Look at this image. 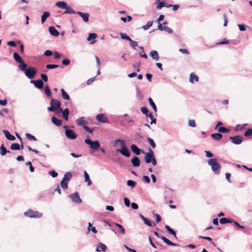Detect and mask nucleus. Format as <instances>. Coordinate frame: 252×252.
Returning <instances> with one entry per match:
<instances>
[{
  "label": "nucleus",
  "mask_w": 252,
  "mask_h": 252,
  "mask_svg": "<svg viewBox=\"0 0 252 252\" xmlns=\"http://www.w3.org/2000/svg\"><path fill=\"white\" fill-rule=\"evenodd\" d=\"M119 143L121 147V149H117V152H120L123 156L129 158L130 156V151L126 146L125 141L124 140L117 139L114 141V144Z\"/></svg>",
  "instance_id": "obj_1"
},
{
  "label": "nucleus",
  "mask_w": 252,
  "mask_h": 252,
  "mask_svg": "<svg viewBox=\"0 0 252 252\" xmlns=\"http://www.w3.org/2000/svg\"><path fill=\"white\" fill-rule=\"evenodd\" d=\"M50 107L47 108V110L49 112H56L58 110V112L63 111V109L61 107V103L58 99H52L50 101Z\"/></svg>",
  "instance_id": "obj_2"
},
{
  "label": "nucleus",
  "mask_w": 252,
  "mask_h": 252,
  "mask_svg": "<svg viewBox=\"0 0 252 252\" xmlns=\"http://www.w3.org/2000/svg\"><path fill=\"white\" fill-rule=\"evenodd\" d=\"M207 163L211 167L212 171L215 174H218L220 173V165L216 158L209 159L207 160Z\"/></svg>",
  "instance_id": "obj_3"
},
{
  "label": "nucleus",
  "mask_w": 252,
  "mask_h": 252,
  "mask_svg": "<svg viewBox=\"0 0 252 252\" xmlns=\"http://www.w3.org/2000/svg\"><path fill=\"white\" fill-rule=\"evenodd\" d=\"M13 58L16 62L20 63L18 67L21 71H23L25 69L26 67L28 66V65L24 62L21 57L17 52L13 53Z\"/></svg>",
  "instance_id": "obj_4"
},
{
  "label": "nucleus",
  "mask_w": 252,
  "mask_h": 252,
  "mask_svg": "<svg viewBox=\"0 0 252 252\" xmlns=\"http://www.w3.org/2000/svg\"><path fill=\"white\" fill-rule=\"evenodd\" d=\"M27 67H26L22 71L25 72L26 76L28 78L30 79L33 78L37 73V69L34 67H29L28 68Z\"/></svg>",
  "instance_id": "obj_5"
},
{
  "label": "nucleus",
  "mask_w": 252,
  "mask_h": 252,
  "mask_svg": "<svg viewBox=\"0 0 252 252\" xmlns=\"http://www.w3.org/2000/svg\"><path fill=\"white\" fill-rule=\"evenodd\" d=\"M85 142L89 146L91 149L95 151L97 150L100 147V143L98 140L93 141L90 139H86L85 140Z\"/></svg>",
  "instance_id": "obj_6"
},
{
  "label": "nucleus",
  "mask_w": 252,
  "mask_h": 252,
  "mask_svg": "<svg viewBox=\"0 0 252 252\" xmlns=\"http://www.w3.org/2000/svg\"><path fill=\"white\" fill-rule=\"evenodd\" d=\"M24 215L25 216L30 218H39L42 216V214L39 213L37 211H33L31 209H29L24 213Z\"/></svg>",
  "instance_id": "obj_7"
},
{
  "label": "nucleus",
  "mask_w": 252,
  "mask_h": 252,
  "mask_svg": "<svg viewBox=\"0 0 252 252\" xmlns=\"http://www.w3.org/2000/svg\"><path fill=\"white\" fill-rule=\"evenodd\" d=\"M65 134L66 136L70 139H75L77 134L72 130L69 129L67 126H64Z\"/></svg>",
  "instance_id": "obj_8"
},
{
  "label": "nucleus",
  "mask_w": 252,
  "mask_h": 252,
  "mask_svg": "<svg viewBox=\"0 0 252 252\" xmlns=\"http://www.w3.org/2000/svg\"><path fill=\"white\" fill-rule=\"evenodd\" d=\"M149 152L146 153L145 155V161L147 163H150L155 157L154 152L151 148H149Z\"/></svg>",
  "instance_id": "obj_9"
},
{
  "label": "nucleus",
  "mask_w": 252,
  "mask_h": 252,
  "mask_svg": "<svg viewBox=\"0 0 252 252\" xmlns=\"http://www.w3.org/2000/svg\"><path fill=\"white\" fill-rule=\"evenodd\" d=\"M69 197L71 199L72 201L76 203H82V200L80 198L79 195L77 192H75L69 195Z\"/></svg>",
  "instance_id": "obj_10"
},
{
  "label": "nucleus",
  "mask_w": 252,
  "mask_h": 252,
  "mask_svg": "<svg viewBox=\"0 0 252 252\" xmlns=\"http://www.w3.org/2000/svg\"><path fill=\"white\" fill-rule=\"evenodd\" d=\"M229 138L231 140L233 144L239 145L243 142V138L240 135H236L235 136L230 137Z\"/></svg>",
  "instance_id": "obj_11"
},
{
  "label": "nucleus",
  "mask_w": 252,
  "mask_h": 252,
  "mask_svg": "<svg viewBox=\"0 0 252 252\" xmlns=\"http://www.w3.org/2000/svg\"><path fill=\"white\" fill-rule=\"evenodd\" d=\"M139 217L144 221L145 224L150 227H154L156 224L154 222H151L147 218L145 217L143 215L140 214Z\"/></svg>",
  "instance_id": "obj_12"
},
{
  "label": "nucleus",
  "mask_w": 252,
  "mask_h": 252,
  "mask_svg": "<svg viewBox=\"0 0 252 252\" xmlns=\"http://www.w3.org/2000/svg\"><path fill=\"white\" fill-rule=\"evenodd\" d=\"M31 83L34 84L35 87L38 89H42L43 88L44 83L41 79L37 80H31Z\"/></svg>",
  "instance_id": "obj_13"
},
{
  "label": "nucleus",
  "mask_w": 252,
  "mask_h": 252,
  "mask_svg": "<svg viewBox=\"0 0 252 252\" xmlns=\"http://www.w3.org/2000/svg\"><path fill=\"white\" fill-rule=\"evenodd\" d=\"M130 149L132 152L136 155H139L141 153H145L144 151L139 149L137 145L135 144H131L130 146Z\"/></svg>",
  "instance_id": "obj_14"
},
{
  "label": "nucleus",
  "mask_w": 252,
  "mask_h": 252,
  "mask_svg": "<svg viewBox=\"0 0 252 252\" xmlns=\"http://www.w3.org/2000/svg\"><path fill=\"white\" fill-rule=\"evenodd\" d=\"M76 14L79 15L85 22H88L89 20V14L88 13H83L80 11H77Z\"/></svg>",
  "instance_id": "obj_15"
},
{
  "label": "nucleus",
  "mask_w": 252,
  "mask_h": 252,
  "mask_svg": "<svg viewBox=\"0 0 252 252\" xmlns=\"http://www.w3.org/2000/svg\"><path fill=\"white\" fill-rule=\"evenodd\" d=\"M131 162L133 167H137L140 165V160L136 156H133L131 159Z\"/></svg>",
  "instance_id": "obj_16"
},
{
  "label": "nucleus",
  "mask_w": 252,
  "mask_h": 252,
  "mask_svg": "<svg viewBox=\"0 0 252 252\" xmlns=\"http://www.w3.org/2000/svg\"><path fill=\"white\" fill-rule=\"evenodd\" d=\"M77 124L79 126H82L84 127L86 126V125L87 124V122L85 120V117H80L76 120Z\"/></svg>",
  "instance_id": "obj_17"
},
{
  "label": "nucleus",
  "mask_w": 252,
  "mask_h": 252,
  "mask_svg": "<svg viewBox=\"0 0 252 252\" xmlns=\"http://www.w3.org/2000/svg\"><path fill=\"white\" fill-rule=\"evenodd\" d=\"M49 32L50 34L54 36H58L59 35V32L55 29L54 27L51 26L49 28Z\"/></svg>",
  "instance_id": "obj_18"
},
{
  "label": "nucleus",
  "mask_w": 252,
  "mask_h": 252,
  "mask_svg": "<svg viewBox=\"0 0 252 252\" xmlns=\"http://www.w3.org/2000/svg\"><path fill=\"white\" fill-rule=\"evenodd\" d=\"M96 120L98 122H101L102 123H105L107 122L106 118L104 117V115L103 114H99L96 117Z\"/></svg>",
  "instance_id": "obj_19"
},
{
  "label": "nucleus",
  "mask_w": 252,
  "mask_h": 252,
  "mask_svg": "<svg viewBox=\"0 0 252 252\" xmlns=\"http://www.w3.org/2000/svg\"><path fill=\"white\" fill-rule=\"evenodd\" d=\"M160 239L163 240V241L166 243L167 245L169 246H178V245L177 244L174 243L167 238H166L165 236H161Z\"/></svg>",
  "instance_id": "obj_20"
},
{
  "label": "nucleus",
  "mask_w": 252,
  "mask_h": 252,
  "mask_svg": "<svg viewBox=\"0 0 252 252\" xmlns=\"http://www.w3.org/2000/svg\"><path fill=\"white\" fill-rule=\"evenodd\" d=\"M160 239L163 240V241L166 243L167 245L169 246H178V245L177 244L174 243L167 238H166L165 236H161Z\"/></svg>",
  "instance_id": "obj_21"
},
{
  "label": "nucleus",
  "mask_w": 252,
  "mask_h": 252,
  "mask_svg": "<svg viewBox=\"0 0 252 252\" xmlns=\"http://www.w3.org/2000/svg\"><path fill=\"white\" fill-rule=\"evenodd\" d=\"M149 55L153 58V60L157 61L159 60V57L157 51L153 50L150 52Z\"/></svg>",
  "instance_id": "obj_22"
},
{
  "label": "nucleus",
  "mask_w": 252,
  "mask_h": 252,
  "mask_svg": "<svg viewBox=\"0 0 252 252\" xmlns=\"http://www.w3.org/2000/svg\"><path fill=\"white\" fill-rule=\"evenodd\" d=\"M3 132L4 133L6 138L9 140H11V141H14L15 140V137L11 135L9 132L6 130H4L3 131Z\"/></svg>",
  "instance_id": "obj_23"
},
{
  "label": "nucleus",
  "mask_w": 252,
  "mask_h": 252,
  "mask_svg": "<svg viewBox=\"0 0 252 252\" xmlns=\"http://www.w3.org/2000/svg\"><path fill=\"white\" fill-rule=\"evenodd\" d=\"M67 3L64 1H59L56 3L55 5L62 9L66 8Z\"/></svg>",
  "instance_id": "obj_24"
},
{
  "label": "nucleus",
  "mask_w": 252,
  "mask_h": 252,
  "mask_svg": "<svg viewBox=\"0 0 252 252\" xmlns=\"http://www.w3.org/2000/svg\"><path fill=\"white\" fill-rule=\"evenodd\" d=\"M23 145L21 144V147L18 143H13L10 146V149L12 150H20L23 149Z\"/></svg>",
  "instance_id": "obj_25"
},
{
  "label": "nucleus",
  "mask_w": 252,
  "mask_h": 252,
  "mask_svg": "<svg viewBox=\"0 0 252 252\" xmlns=\"http://www.w3.org/2000/svg\"><path fill=\"white\" fill-rule=\"evenodd\" d=\"M51 120L53 124L57 126H60L62 125L61 120L58 119L55 116L52 117Z\"/></svg>",
  "instance_id": "obj_26"
},
{
  "label": "nucleus",
  "mask_w": 252,
  "mask_h": 252,
  "mask_svg": "<svg viewBox=\"0 0 252 252\" xmlns=\"http://www.w3.org/2000/svg\"><path fill=\"white\" fill-rule=\"evenodd\" d=\"M66 10L64 12L63 14H76V12L70 6V5H66V8H65Z\"/></svg>",
  "instance_id": "obj_27"
},
{
  "label": "nucleus",
  "mask_w": 252,
  "mask_h": 252,
  "mask_svg": "<svg viewBox=\"0 0 252 252\" xmlns=\"http://www.w3.org/2000/svg\"><path fill=\"white\" fill-rule=\"evenodd\" d=\"M211 136L214 140L219 141L222 138V135L220 133H215L211 134Z\"/></svg>",
  "instance_id": "obj_28"
},
{
  "label": "nucleus",
  "mask_w": 252,
  "mask_h": 252,
  "mask_svg": "<svg viewBox=\"0 0 252 252\" xmlns=\"http://www.w3.org/2000/svg\"><path fill=\"white\" fill-rule=\"evenodd\" d=\"M234 220L232 219H229L226 218H222L220 220V222L222 224H226L227 223H232Z\"/></svg>",
  "instance_id": "obj_29"
},
{
  "label": "nucleus",
  "mask_w": 252,
  "mask_h": 252,
  "mask_svg": "<svg viewBox=\"0 0 252 252\" xmlns=\"http://www.w3.org/2000/svg\"><path fill=\"white\" fill-rule=\"evenodd\" d=\"M61 112L63 113V117L64 119L65 120L68 121V115L69 114V111L68 108H65L64 110L63 109V111Z\"/></svg>",
  "instance_id": "obj_30"
},
{
  "label": "nucleus",
  "mask_w": 252,
  "mask_h": 252,
  "mask_svg": "<svg viewBox=\"0 0 252 252\" xmlns=\"http://www.w3.org/2000/svg\"><path fill=\"white\" fill-rule=\"evenodd\" d=\"M107 249V247L105 245L102 243H99L98 245H97V248L96 249L95 251L96 252H100V249L102 251H105Z\"/></svg>",
  "instance_id": "obj_31"
},
{
  "label": "nucleus",
  "mask_w": 252,
  "mask_h": 252,
  "mask_svg": "<svg viewBox=\"0 0 252 252\" xmlns=\"http://www.w3.org/2000/svg\"><path fill=\"white\" fill-rule=\"evenodd\" d=\"M194 81L197 82L198 81V77L193 73H191L190 74L189 81L191 83H193Z\"/></svg>",
  "instance_id": "obj_32"
},
{
  "label": "nucleus",
  "mask_w": 252,
  "mask_h": 252,
  "mask_svg": "<svg viewBox=\"0 0 252 252\" xmlns=\"http://www.w3.org/2000/svg\"><path fill=\"white\" fill-rule=\"evenodd\" d=\"M50 16V13L48 11H45L41 16V22L43 24L46 19Z\"/></svg>",
  "instance_id": "obj_33"
},
{
  "label": "nucleus",
  "mask_w": 252,
  "mask_h": 252,
  "mask_svg": "<svg viewBox=\"0 0 252 252\" xmlns=\"http://www.w3.org/2000/svg\"><path fill=\"white\" fill-rule=\"evenodd\" d=\"M84 177H85V181L87 183V184L88 186L91 185L92 184V181L90 179V177H89V174L86 171H84Z\"/></svg>",
  "instance_id": "obj_34"
},
{
  "label": "nucleus",
  "mask_w": 252,
  "mask_h": 252,
  "mask_svg": "<svg viewBox=\"0 0 252 252\" xmlns=\"http://www.w3.org/2000/svg\"><path fill=\"white\" fill-rule=\"evenodd\" d=\"M72 176V174L71 172H67L64 174L63 179L65 180V181H67V182H69V180L71 179Z\"/></svg>",
  "instance_id": "obj_35"
},
{
  "label": "nucleus",
  "mask_w": 252,
  "mask_h": 252,
  "mask_svg": "<svg viewBox=\"0 0 252 252\" xmlns=\"http://www.w3.org/2000/svg\"><path fill=\"white\" fill-rule=\"evenodd\" d=\"M61 91L63 98L64 100H69L70 97L68 94L63 89H61Z\"/></svg>",
  "instance_id": "obj_36"
},
{
  "label": "nucleus",
  "mask_w": 252,
  "mask_h": 252,
  "mask_svg": "<svg viewBox=\"0 0 252 252\" xmlns=\"http://www.w3.org/2000/svg\"><path fill=\"white\" fill-rule=\"evenodd\" d=\"M148 101H149L150 104L151 105V106L153 108V110H154V111L155 112H157V106H156L155 102L153 100L152 98L151 97H149V98H148Z\"/></svg>",
  "instance_id": "obj_37"
},
{
  "label": "nucleus",
  "mask_w": 252,
  "mask_h": 252,
  "mask_svg": "<svg viewBox=\"0 0 252 252\" xmlns=\"http://www.w3.org/2000/svg\"><path fill=\"white\" fill-rule=\"evenodd\" d=\"M68 182H67V181H65V180L64 179H62L61 183H60V185H61V186L62 187V188L63 189H67L68 188V185H67V183H68Z\"/></svg>",
  "instance_id": "obj_38"
},
{
  "label": "nucleus",
  "mask_w": 252,
  "mask_h": 252,
  "mask_svg": "<svg viewBox=\"0 0 252 252\" xmlns=\"http://www.w3.org/2000/svg\"><path fill=\"white\" fill-rule=\"evenodd\" d=\"M165 229L167 230V231L170 233L171 234L174 235L176 238H177L176 236V232L173 229L170 228L168 225H166L165 226Z\"/></svg>",
  "instance_id": "obj_39"
},
{
  "label": "nucleus",
  "mask_w": 252,
  "mask_h": 252,
  "mask_svg": "<svg viewBox=\"0 0 252 252\" xmlns=\"http://www.w3.org/2000/svg\"><path fill=\"white\" fill-rule=\"evenodd\" d=\"M45 93L47 96L50 97L52 95V92L48 86L46 85L44 88Z\"/></svg>",
  "instance_id": "obj_40"
},
{
  "label": "nucleus",
  "mask_w": 252,
  "mask_h": 252,
  "mask_svg": "<svg viewBox=\"0 0 252 252\" xmlns=\"http://www.w3.org/2000/svg\"><path fill=\"white\" fill-rule=\"evenodd\" d=\"M218 131L220 133H227L229 131V129L224 126H220L218 128Z\"/></svg>",
  "instance_id": "obj_41"
},
{
  "label": "nucleus",
  "mask_w": 252,
  "mask_h": 252,
  "mask_svg": "<svg viewBox=\"0 0 252 252\" xmlns=\"http://www.w3.org/2000/svg\"><path fill=\"white\" fill-rule=\"evenodd\" d=\"M0 154L1 156H4L6 155V149L5 148V147L4 146V145L3 144H2L0 146Z\"/></svg>",
  "instance_id": "obj_42"
},
{
  "label": "nucleus",
  "mask_w": 252,
  "mask_h": 252,
  "mask_svg": "<svg viewBox=\"0 0 252 252\" xmlns=\"http://www.w3.org/2000/svg\"><path fill=\"white\" fill-rule=\"evenodd\" d=\"M139 48L140 49H141V51L139 53V55L141 57H142V58H145V59H147L148 58V56L147 55L144 53V48L142 46H140L139 47Z\"/></svg>",
  "instance_id": "obj_43"
},
{
  "label": "nucleus",
  "mask_w": 252,
  "mask_h": 252,
  "mask_svg": "<svg viewBox=\"0 0 252 252\" xmlns=\"http://www.w3.org/2000/svg\"><path fill=\"white\" fill-rule=\"evenodd\" d=\"M126 184L128 186L131 187L132 188H134L136 185V182L131 180H128Z\"/></svg>",
  "instance_id": "obj_44"
},
{
  "label": "nucleus",
  "mask_w": 252,
  "mask_h": 252,
  "mask_svg": "<svg viewBox=\"0 0 252 252\" xmlns=\"http://www.w3.org/2000/svg\"><path fill=\"white\" fill-rule=\"evenodd\" d=\"M97 37V34L95 33H91L89 34L88 38V41H91L92 39H95Z\"/></svg>",
  "instance_id": "obj_45"
},
{
  "label": "nucleus",
  "mask_w": 252,
  "mask_h": 252,
  "mask_svg": "<svg viewBox=\"0 0 252 252\" xmlns=\"http://www.w3.org/2000/svg\"><path fill=\"white\" fill-rule=\"evenodd\" d=\"M120 36H121V38L122 39L126 40H128L129 41L130 40H131V38L128 35H127L126 34H125L124 33L121 32L120 33Z\"/></svg>",
  "instance_id": "obj_46"
},
{
  "label": "nucleus",
  "mask_w": 252,
  "mask_h": 252,
  "mask_svg": "<svg viewBox=\"0 0 252 252\" xmlns=\"http://www.w3.org/2000/svg\"><path fill=\"white\" fill-rule=\"evenodd\" d=\"M153 21H149L146 25L143 26L142 28L144 30H147L150 27H151L153 25Z\"/></svg>",
  "instance_id": "obj_47"
},
{
  "label": "nucleus",
  "mask_w": 252,
  "mask_h": 252,
  "mask_svg": "<svg viewBox=\"0 0 252 252\" xmlns=\"http://www.w3.org/2000/svg\"><path fill=\"white\" fill-rule=\"evenodd\" d=\"M130 46L133 48L134 50H136V47L138 46L137 42L135 41L132 40L131 39V40L129 41Z\"/></svg>",
  "instance_id": "obj_48"
},
{
  "label": "nucleus",
  "mask_w": 252,
  "mask_h": 252,
  "mask_svg": "<svg viewBox=\"0 0 252 252\" xmlns=\"http://www.w3.org/2000/svg\"><path fill=\"white\" fill-rule=\"evenodd\" d=\"M141 111L142 112L143 114L146 115L147 117H148L149 114V110L148 108L145 106H143L141 108Z\"/></svg>",
  "instance_id": "obj_49"
},
{
  "label": "nucleus",
  "mask_w": 252,
  "mask_h": 252,
  "mask_svg": "<svg viewBox=\"0 0 252 252\" xmlns=\"http://www.w3.org/2000/svg\"><path fill=\"white\" fill-rule=\"evenodd\" d=\"M147 140L149 142V143L150 144V145L151 146V147L153 148H155L156 146V143H155L154 140L150 137H148V139H147Z\"/></svg>",
  "instance_id": "obj_50"
},
{
  "label": "nucleus",
  "mask_w": 252,
  "mask_h": 252,
  "mask_svg": "<svg viewBox=\"0 0 252 252\" xmlns=\"http://www.w3.org/2000/svg\"><path fill=\"white\" fill-rule=\"evenodd\" d=\"M26 136L27 138H28L30 140H34V141H36L37 140V139L35 138V137L33 136V135H32L30 133H27L26 134Z\"/></svg>",
  "instance_id": "obj_51"
},
{
  "label": "nucleus",
  "mask_w": 252,
  "mask_h": 252,
  "mask_svg": "<svg viewBox=\"0 0 252 252\" xmlns=\"http://www.w3.org/2000/svg\"><path fill=\"white\" fill-rule=\"evenodd\" d=\"M148 117H149L151 120V122L150 123L151 125H152L153 124H156V119L154 118L152 113H151L149 114Z\"/></svg>",
  "instance_id": "obj_52"
},
{
  "label": "nucleus",
  "mask_w": 252,
  "mask_h": 252,
  "mask_svg": "<svg viewBox=\"0 0 252 252\" xmlns=\"http://www.w3.org/2000/svg\"><path fill=\"white\" fill-rule=\"evenodd\" d=\"M115 224L120 228V231H121V232L122 234H125V230L124 229V228L123 227V226L119 224V223H115Z\"/></svg>",
  "instance_id": "obj_53"
},
{
  "label": "nucleus",
  "mask_w": 252,
  "mask_h": 252,
  "mask_svg": "<svg viewBox=\"0 0 252 252\" xmlns=\"http://www.w3.org/2000/svg\"><path fill=\"white\" fill-rule=\"evenodd\" d=\"M247 124H243L242 125H240V124H238L236 126V129L237 130H241L245 128V126H247Z\"/></svg>",
  "instance_id": "obj_54"
},
{
  "label": "nucleus",
  "mask_w": 252,
  "mask_h": 252,
  "mask_svg": "<svg viewBox=\"0 0 252 252\" xmlns=\"http://www.w3.org/2000/svg\"><path fill=\"white\" fill-rule=\"evenodd\" d=\"M59 66L58 64H48L46 65L47 69H53L58 67Z\"/></svg>",
  "instance_id": "obj_55"
},
{
  "label": "nucleus",
  "mask_w": 252,
  "mask_h": 252,
  "mask_svg": "<svg viewBox=\"0 0 252 252\" xmlns=\"http://www.w3.org/2000/svg\"><path fill=\"white\" fill-rule=\"evenodd\" d=\"M26 165L27 166H29L30 170L31 172H33L34 171V168L32 166V162L30 161H29L26 163Z\"/></svg>",
  "instance_id": "obj_56"
},
{
  "label": "nucleus",
  "mask_w": 252,
  "mask_h": 252,
  "mask_svg": "<svg viewBox=\"0 0 252 252\" xmlns=\"http://www.w3.org/2000/svg\"><path fill=\"white\" fill-rule=\"evenodd\" d=\"M188 124L190 126L192 127H195L196 126V124L194 120H189L188 122Z\"/></svg>",
  "instance_id": "obj_57"
},
{
  "label": "nucleus",
  "mask_w": 252,
  "mask_h": 252,
  "mask_svg": "<svg viewBox=\"0 0 252 252\" xmlns=\"http://www.w3.org/2000/svg\"><path fill=\"white\" fill-rule=\"evenodd\" d=\"M245 136L246 137H249L252 135V129L249 128L245 132Z\"/></svg>",
  "instance_id": "obj_58"
},
{
  "label": "nucleus",
  "mask_w": 252,
  "mask_h": 252,
  "mask_svg": "<svg viewBox=\"0 0 252 252\" xmlns=\"http://www.w3.org/2000/svg\"><path fill=\"white\" fill-rule=\"evenodd\" d=\"M49 174L51 175L53 178H55L57 177L58 174L54 170H51L49 171Z\"/></svg>",
  "instance_id": "obj_59"
},
{
  "label": "nucleus",
  "mask_w": 252,
  "mask_h": 252,
  "mask_svg": "<svg viewBox=\"0 0 252 252\" xmlns=\"http://www.w3.org/2000/svg\"><path fill=\"white\" fill-rule=\"evenodd\" d=\"M167 32L169 33H171L173 32V30L169 27L167 26H164L163 31Z\"/></svg>",
  "instance_id": "obj_60"
},
{
  "label": "nucleus",
  "mask_w": 252,
  "mask_h": 252,
  "mask_svg": "<svg viewBox=\"0 0 252 252\" xmlns=\"http://www.w3.org/2000/svg\"><path fill=\"white\" fill-rule=\"evenodd\" d=\"M166 6V3L165 2H160L159 3L157 6V8L158 9H160L163 7H165Z\"/></svg>",
  "instance_id": "obj_61"
},
{
  "label": "nucleus",
  "mask_w": 252,
  "mask_h": 252,
  "mask_svg": "<svg viewBox=\"0 0 252 252\" xmlns=\"http://www.w3.org/2000/svg\"><path fill=\"white\" fill-rule=\"evenodd\" d=\"M124 203H125V205L128 207L130 205V201L129 200V199L127 197H125L124 199Z\"/></svg>",
  "instance_id": "obj_62"
},
{
  "label": "nucleus",
  "mask_w": 252,
  "mask_h": 252,
  "mask_svg": "<svg viewBox=\"0 0 252 252\" xmlns=\"http://www.w3.org/2000/svg\"><path fill=\"white\" fill-rule=\"evenodd\" d=\"M52 51L49 50H46L44 53V55L48 57L52 56Z\"/></svg>",
  "instance_id": "obj_63"
},
{
  "label": "nucleus",
  "mask_w": 252,
  "mask_h": 252,
  "mask_svg": "<svg viewBox=\"0 0 252 252\" xmlns=\"http://www.w3.org/2000/svg\"><path fill=\"white\" fill-rule=\"evenodd\" d=\"M70 63V60L67 59L63 60L62 62V64L63 65H68Z\"/></svg>",
  "instance_id": "obj_64"
}]
</instances>
